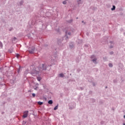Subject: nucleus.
<instances>
[{"instance_id": "dca6fc26", "label": "nucleus", "mask_w": 125, "mask_h": 125, "mask_svg": "<svg viewBox=\"0 0 125 125\" xmlns=\"http://www.w3.org/2000/svg\"><path fill=\"white\" fill-rule=\"evenodd\" d=\"M124 119H125V115L124 116Z\"/></svg>"}, {"instance_id": "f03ea898", "label": "nucleus", "mask_w": 125, "mask_h": 125, "mask_svg": "<svg viewBox=\"0 0 125 125\" xmlns=\"http://www.w3.org/2000/svg\"><path fill=\"white\" fill-rule=\"evenodd\" d=\"M34 50H35V48L33 47L32 48V50H29V53H31V54H32L34 53Z\"/></svg>"}, {"instance_id": "412c9836", "label": "nucleus", "mask_w": 125, "mask_h": 125, "mask_svg": "<svg viewBox=\"0 0 125 125\" xmlns=\"http://www.w3.org/2000/svg\"><path fill=\"white\" fill-rule=\"evenodd\" d=\"M0 56H1V55H0Z\"/></svg>"}, {"instance_id": "4468645a", "label": "nucleus", "mask_w": 125, "mask_h": 125, "mask_svg": "<svg viewBox=\"0 0 125 125\" xmlns=\"http://www.w3.org/2000/svg\"><path fill=\"white\" fill-rule=\"evenodd\" d=\"M94 58V55H93V56H91V58Z\"/></svg>"}, {"instance_id": "f8f14e48", "label": "nucleus", "mask_w": 125, "mask_h": 125, "mask_svg": "<svg viewBox=\"0 0 125 125\" xmlns=\"http://www.w3.org/2000/svg\"><path fill=\"white\" fill-rule=\"evenodd\" d=\"M63 4H66V1H63Z\"/></svg>"}, {"instance_id": "39448f33", "label": "nucleus", "mask_w": 125, "mask_h": 125, "mask_svg": "<svg viewBox=\"0 0 125 125\" xmlns=\"http://www.w3.org/2000/svg\"><path fill=\"white\" fill-rule=\"evenodd\" d=\"M38 104H39V105H42L43 103H42V102H38Z\"/></svg>"}, {"instance_id": "9d476101", "label": "nucleus", "mask_w": 125, "mask_h": 125, "mask_svg": "<svg viewBox=\"0 0 125 125\" xmlns=\"http://www.w3.org/2000/svg\"><path fill=\"white\" fill-rule=\"evenodd\" d=\"M32 96H33V97H35V96H36L35 94L33 93V94H32Z\"/></svg>"}, {"instance_id": "ddd939ff", "label": "nucleus", "mask_w": 125, "mask_h": 125, "mask_svg": "<svg viewBox=\"0 0 125 125\" xmlns=\"http://www.w3.org/2000/svg\"><path fill=\"white\" fill-rule=\"evenodd\" d=\"M96 59L95 58L94 59V60H93V62H96Z\"/></svg>"}, {"instance_id": "6e6552de", "label": "nucleus", "mask_w": 125, "mask_h": 125, "mask_svg": "<svg viewBox=\"0 0 125 125\" xmlns=\"http://www.w3.org/2000/svg\"><path fill=\"white\" fill-rule=\"evenodd\" d=\"M16 57H17V58L18 59V58H19V57H20V55L18 54H17L16 55Z\"/></svg>"}, {"instance_id": "f257e3e1", "label": "nucleus", "mask_w": 125, "mask_h": 125, "mask_svg": "<svg viewBox=\"0 0 125 125\" xmlns=\"http://www.w3.org/2000/svg\"><path fill=\"white\" fill-rule=\"evenodd\" d=\"M28 111H25L24 112V114L23 115V117L24 118H27V116H28Z\"/></svg>"}, {"instance_id": "f3484780", "label": "nucleus", "mask_w": 125, "mask_h": 125, "mask_svg": "<svg viewBox=\"0 0 125 125\" xmlns=\"http://www.w3.org/2000/svg\"><path fill=\"white\" fill-rule=\"evenodd\" d=\"M111 54H113V52H111Z\"/></svg>"}, {"instance_id": "7ed1b4c3", "label": "nucleus", "mask_w": 125, "mask_h": 125, "mask_svg": "<svg viewBox=\"0 0 125 125\" xmlns=\"http://www.w3.org/2000/svg\"><path fill=\"white\" fill-rule=\"evenodd\" d=\"M48 104H53V101L52 100L49 101Z\"/></svg>"}, {"instance_id": "423d86ee", "label": "nucleus", "mask_w": 125, "mask_h": 125, "mask_svg": "<svg viewBox=\"0 0 125 125\" xmlns=\"http://www.w3.org/2000/svg\"><path fill=\"white\" fill-rule=\"evenodd\" d=\"M115 6H113L112 8H111V10H114L115 9Z\"/></svg>"}, {"instance_id": "9b49d317", "label": "nucleus", "mask_w": 125, "mask_h": 125, "mask_svg": "<svg viewBox=\"0 0 125 125\" xmlns=\"http://www.w3.org/2000/svg\"><path fill=\"white\" fill-rule=\"evenodd\" d=\"M37 79H38V80L39 81H40L41 80V78H39V77H38V78H37Z\"/></svg>"}, {"instance_id": "a211bd4d", "label": "nucleus", "mask_w": 125, "mask_h": 125, "mask_svg": "<svg viewBox=\"0 0 125 125\" xmlns=\"http://www.w3.org/2000/svg\"><path fill=\"white\" fill-rule=\"evenodd\" d=\"M123 125H125V124H123Z\"/></svg>"}, {"instance_id": "20e7f679", "label": "nucleus", "mask_w": 125, "mask_h": 125, "mask_svg": "<svg viewBox=\"0 0 125 125\" xmlns=\"http://www.w3.org/2000/svg\"><path fill=\"white\" fill-rule=\"evenodd\" d=\"M60 77H63L64 76V74L62 73H61L59 75Z\"/></svg>"}, {"instance_id": "0eeeda50", "label": "nucleus", "mask_w": 125, "mask_h": 125, "mask_svg": "<svg viewBox=\"0 0 125 125\" xmlns=\"http://www.w3.org/2000/svg\"><path fill=\"white\" fill-rule=\"evenodd\" d=\"M58 108V106L57 105V106H56V107L54 108V110H57Z\"/></svg>"}, {"instance_id": "aec40b11", "label": "nucleus", "mask_w": 125, "mask_h": 125, "mask_svg": "<svg viewBox=\"0 0 125 125\" xmlns=\"http://www.w3.org/2000/svg\"><path fill=\"white\" fill-rule=\"evenodd\" d=\"M66 35L67 34V32L66 33Z\"/></svg>"}, {"instance_id": "1a4fd4ad", "label": "nucleus", "mask_w": 125, "mask_h": 125, "mask_svg": "<svg viewBox=\"0 0 125 125\" xmlns=\"http://www.w3.org/2000/svg\"><path fill=\"white\" fill-rule=\"evenodd\" d=\"M108 65H109V67H112L113 65L112 63H109V64H108Z\"/></svg>"}, {"instance_id": "2eb2a0df", "label": "nucleus", "mask_w": 125, "mask_h": 125, "mask_svg": "<svg viewBox=\"0 0 125 125\" xmlns=\"http://www.w3.org/2000/svg\"><path fill=\"white\" fill-rule=\"evenodd\" d=\"M68 34L70 35H71V33H68Z\"/></svg>"}, {"instance_id": "6ab92c4d", "label": "nucleus", "mask_w": 125, "mask_h": 125, "mask_svg": "<svg viewBox=\"0 0 125 125\" xmlns=\"http://www.w3.org/2000/svg\"><path fill=\"white\" fill-rule=\"evenodd\" d=\"M32 75H33V74H34V73H32Z\"/></svg>"}]
</instances>
